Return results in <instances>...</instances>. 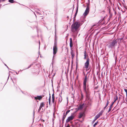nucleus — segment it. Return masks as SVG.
I'll use <instances>...</instances> for the list:
<instances>
[{
  "instance_id": "f257e3e1",
  "label": "nucleus",
  "mask_w": 127,
  "mask_h": 127,
  "mask_svg": "<svg viewBox=\"0 0 127 127\" xmlns=\"http://www.w3.org/2000/svg\"><path fill=\"white\" fill-rule=\"evenodd\" d=\"M82 24L80 21H77L72 25L71 31L74 36H77L79 31V28Z\"/></svg>"
},
{
  "instance_id": "f03ea898",
  "label": "nucleus",
  "mask_w": 127,
  "mask_h": 127,
  "mask_svg": "<svg viewBox=\"0 0 127 127\" xmlns=\"http://www.w3.org/2000/svg\"><path fill=\"white\" fill-rule=\"evenodd\" d=\"M87 76H86L83 82V91L85 93L86 97V100H89L90 98L89 94V90L88 85H87Z\"/></svg>"
},
{
  "instance_id": "7ed1b4c3",
  "label": "nucleus",
  "mask_w": 127,
  "mask_h": 127,
  "mask_svg": "<svg viewBox=\"0 0 127 127\" xmlns=\"http://www.w3.org/2000/svg\"><path fill=\"white\" fill-rule=\"evenodd\" d=\"M53 59L52 60V62L51 63V64H52V65L53 67V64L54 63V58L55 55L56 54L57 51V42H55L54 43V45L53 47Z\"/></svg>"
},
{
  "instance_id": "20e7f679",
  "label": "nucleus",
  "mask_w": 127,
  "mask_h": 127,
  "mask_svg": "<svg viewBox=\"0 0 127 127\" xmlns=\"http://www.w3.org/2000/svg\"><path fill=\"white\" fill-rule=\"evenodd\" d=\"M117 41L116 40H113L109 43L108 47L109 48L112 49L115 48L117 45Z\"/></svg>"
},
{
  "instance_id": "39448f33",
  "label": "nucleus",
  "mask_w": 127,
  "mask_h": 127,
  "mask_svg": "<svg viewBox=\"0 0 127 127\" xmlns=\"http://www.w3.org/2000/svg\"><path fill=\"white\" fill-rule=\"evenodd\" d=\"M90 59L89 58H87L86 61L84 64V68L86 69L87 70L89 68H88L89 66Z\"/></svg>"
},
{
  "instance_id": "423d86ee",
  "label": "nucleus",
  "mask_w": 127,
  "mask_h": 127,
  "mask_svg": "<svg viewBox=\"0 0 127 127\" xmlns=\"http://www.w3.org/2000/svg\"><path fill=\"white\" fill-rule=\"evenodd\" d=\"M89 7L88 5L84 13L83 14V15L84 17H86L88 14L89 11Z\"/></svg>"
},
{
  "instance_id": "0eeeda50",
  "label": "nucleus",
  "mask_w": 127,
  "mask_h": 127,
  "mask_svg": "<svg viewBox=\"0 0 127 127\" xmlns=\"http://www.w3.org/2000/svg\"><path fill=\"white\" fill-rule=\"evenodd\" d=\"M103 113V111H101L98 114H97L95 116V118L97 119L100 116L102 115Z\"/></svg>"
},
{
  "instance_id": "6e6552de",
  "label": "nucleus",
  "mask_w": 127,
  "mask_h": 127,
  "mask_svg": "<svg viewBox=\"0 0 127 127\" xmlns=\"http://www.w3.org/2000/svg\"><path fill=\"white\" fill-rule=\"evenodd\" d=\"M74 118V117L72 115H71V116L68 117L67 119L66 120V122L68 123L70 121L72 120Z\"/></svg>"
},
{
  "instance_id": "1a4fd4ad",
  "label": "nucleus",
  "mask_w": 127,
  "mask_h": 127,
  "mask_svg": "<svg viewBox=\"0 0 127 127\" xmlns=\"http://www.w3.org/2000/svg\"><path fill=\"white\" fill-rule=\"evenodd\" d=\"M42 98V96H37L36 97H35V98L36 100L38 99L40 100Z\"/></svg>"
},
{
  "instance_id": "9d476101",
  "label": "nucleus",
  "mask_w": 127,
  "mask_h": 127,
  "mask_svg": "<svg viewBox=\"0 0 127 127\" xmlns=\"http://www.w3.org/2000/svg\"><path fill=\"white\" fill-rule=\"evenodd\" d=\"M70 46L71 47H72L73 46L72 41L71 38H70Z\"/></svg>"
},
{
  "instance_id": "9b49d317",
  "label": "nucleus",
  "mask_w": 127,
  "mask_h": 127,
  "mask_svg": "<svg viewBox=\"0 0 127 127\" xmlns=\"http://www.w3.org/2000/svg\"><path fill=\"white\" fill-rule=\"evenodd\" d=\"M83 107V104L82 105H80L79 107H78V110H80L82 109Z\"/></svg>"
},
{
  "instance_id": "f8f14e48",
  "label": "nucleus",
  "mask_w": 127,
  "mask_h": 127,
  "mask_svg": "<svg viewBox=\"0 0 127 127\" xmlns=\"http://www.w3.org/2000/svg\"><path fill=\"white\" fill-rule=\"evenodd\" d=\"M84 113H80L79 114V118H81L84 115Z\"/></svg>"
},
{
  "instance_id": "ddd939ff",
  "label": "nucleus",
  "mask_w": 127,
  "mask_h": 127,
  "mask_svg": "<svg viewBox=\"0 0 127 127\" xmlns=\"http://www.w3.org/2000/svg\"><path fill=\"white\" fill-rule=\"evenodd\" d=\"M109 103V101H108V100H107V102L106 103V106H105V107L104 108V109H105L107 107V106H108V105Z\"/></svg>"
},
{
  "instance_id": "4468645a",
  "label": "nucleus",
  "mask_w": 127,
  "mask_h": 127,
  "mask_svg": "<svg viewBox=\"0 0 127 127\" xmlns=\"http://www.w3.org/2000/svg\"><path fill=\"white\" fill-rule=\"evenodd\" d=\"M44 103L42 102L41 103L40 106V108H42L44 106Z\"/></svg>"
},
{
  "instance_id": "2eb2a0df",
  "label": "nucleus",
  "mask_w": 127,
  "mask_h": 127,
  "mask_svg": "<svg viewBox=\"0 0 127 127\" xmlns=\"http://www.w3.org/2000/svg\"><path fill=\"white\" fill-rule=\"evenodd\" d=\"M78 7H77V9H76V13L75 14V16H74V17H75L77 13H78Z\"/></svg>"
},
{
  "instance_id": "dca6fc26",
  "label": "nucleus",
  "mask_w": 127,
  "mask_h": 127,
  "mask_svg": "<svg viewBox=\"0 0 127 127\" xmlns=\"http://www.w3.org/2000/svg\"><path fill=\"white\" fill-rule=\"evenodd\" d=\"M65 117H66V116L64 115V116H63V117L62 118V121L63 123H64V119L65 118Z\"/></svg>"
},
{
  "instance_id": "f3484780",
  "label": "nucleus",
  "mask_w": 127,
  "mask_h": 127,
  "mask_svg": "<svg viewBox=\"0 0 127 127\" xmlns=\"http://www.w3.org/2000/svg\"><path fill=\"white\" fill-rule=\"evenodd\" d=\"M112 105H111L110 106L109 108V110H108V112H110V111H111V109L112 108Z\"/></svg>"
},
{
  "instance_id": "a211bd4d",
  "label": "nucleus",
  "mask_w": 127,
  "mask_h": 127,
  "mask_svg": "<svg viewBox=\"0 0 127 127\" xmlns=\"http://www.w3.org/2000/svg\"><path fill=\"white\" fill-rule=\"evenodd\" d=\"M8 0L9 2L11 3H13L14 2V0Z\"/></svg>"
},
{
  "instance_id": "6ab92c4d",
  "label": "nucleus",
  "mask_w": 127,
  "mask_h": 127,
  "mask_svg": "<svg viewBox=\"0 0 127 127\" xmlns=\"http://www.w3.org/2000/svg\"><path fill=\"white\" fill-rule=\"evenodd\" d=\"M118 99V97L117 96H115L114 98V99L115 100V101H116Z\"/></svg>"
},
{
  "instance_id": "aec40b11",
  "label": "nucleus",
  "mask_w": 127,
  "mask_h": 127,
  "mask_svg": "<svg viewBox=\"0 0 127 127\" xmlns=\"http://www.w3.org/2000/svg\"><path fill=\"white\" fill-rule=\"evenodd\" d=\"M98 123V121H97L93 125L94 127H95V126H96L97 124Z\"/></svg>"
},
{
  "instance_id": "412c9836",
  "label": "nucleus",
  "mask_w": 127,
  "mask_h": 127,
  "mask_svg": "<svg viewBox=\"0 0 127 127\" xmlns=\"http://www.w3.org/2000/svg\"><path fill=\"white\" fill-rule=\"evenodd\" d=\"M84 59H86V52L84 53Z\"/></svg>"
},
{
  "instance_id": "4be33fe9",
  "label": "nucleus",
  "mask_w": 127,
  "mask_h": 127,
  "mask_svg": "<svg viewBox=\"0 0 127 127\" xmlns=\"http://www.w3.org/2000/svg\"><path fill=\"white\" fill-rule=\"evenodd\" d=\"M49 104H50L51 102V97L50 95V97L49 99Z\"/></svg>"
},
{
  "instance_id": "5701e85b",
  "label": "nucleus",
  "mask_w": 127,
  "mask_h": 127,
  "mask_svg": "<svg viewBox=\"0 0 127 127\" xmlns=\"http://www.w3.org/2000/svg\"><path fill=\"white\" fill-rule=\"evenodd\" d=\"M52 98V102L53 103H54V97Z\"/></svg>"
},
{
  "instance_id": "b1692460",
  "label": "nucleus",
  "mask_w": 127,
  "mask_h": 127,
  "mask_svg": "<svg viewBox=\"0 0 127 127\" xmlns=\"http://www.w3.org/2000/svg\"><path fill=\"white\" fill-rule=\"evenodd\" d=\"M124 91L126 93V96H127V89H125Z\"/></svg>"
},
{
  "instance_id": "393cba45",
  "label": "nucleus",
  "mask_w": 127,
  "mask_h": 127,
  "mask_svg": "<svg viewBox=\"0 0 127 127\" xmlns=\"http://www.w3.org/2000/svg\"><path fill=\"white\" fill-rule=\"evenodd\" d=\"M97 119L95 118L94 119L93 121L92 122L93 123H94L95 121Z\"/></svg>"
},
{
  "instance_id": "a878e982",
  "label": "nucleus",
  "mask_w": 127,
  "mask_h": 127,
  "mask_svg": "<svg viewBox=\"0 0 127 127\" xmlns=\"http://www.w3.org/2000/svg\"><path fill=\"white\" fill-rule=\"evenodd\" d=\"M33 65V64H31L27 68H26V69H28V68H30V67H31V66L32 65Z\"/></svg>"
},
{
  "instance_id": "bb28decb",
  "label": "nucleus",
  "mask_w": 127,
  "mask_h": 127,
  "mask_svg": "<svg viewBox=\"0 0 127 127\" xmlns=\"http://www.w3.org/2000/svg\"><path fill=\"white\" fill-rule=\"evenodd\" d=\"M5 0H0V2H3L5 1Z\"/></svg>"
},
{
  "instance_id": "cd10ccee",
  "label": "nucleus",
  "mask_w": 127,
  "mask_h": 127,
  "mask_svg": "<svg viewBox=\"0 0 127 127\" xmlns=\"http://www.w3.org/2000/svg\"><path fill=\"white\" fill-rule=\"evenodd\" d=\"M54 94L53 93L52 94V98H54Z\"/></svg>"
},
{
  "instance_id": "c85d7f7f",
  "label": "nucleus",
  "mask_w": 127,
  "mask_h": 127,
  "mask_svg": "<svg viewBox=\"0 0 127 127\" xmlns=\"http://www.w3.org/2000/svg\"><path fill=\"white\" fill-rule=\"evenodd\" d=\"M56 29H55V34H56ZM56 35H55V39L56 40Z\"/></svg>"
},
{
  "instance_id": "c756f323",
  "label": "nucleus",
  "mask_w": 127,
  "mask_h": 127,
  "mask_svg": "<svg viewBox=\"0 0 127 127\" xmlns=\"http://www.w3.org/2000/svg\"><path fill=\"white\" fill-rule=\"evenodd\" d=\"M41 108H40V106L39 108V110H38V111H39L40 110H41Z\"/></svg>"
},
{
  "instance_id": "7c9ffc66",
  "label": "nucleus",
  "mask_w": 127,
  "mask_h": 127,
  "mask_svg": "<svg viewBox=\"0 0 127 127\" xmlns=\"http://www.w3.org/2000/svg\"><path fill=\"white\" fill-rule=\"evenodd\" d=\"M69 111H70V110H68V111H67L66 112V114L68 113Z\"/></svg>"
},
{
  "instance_id": "2f4dec72",
  "label": "nucleus",
  "mask_w": 127,
  "mask_h": 127,
  "mask_svg": "<svg viewBox=\"0 0 127 127\" xmlns=\"http://www.w3.org/2000/svg\"><path fill=\"white\" fill-rule=\"evenodd\" d=\"M118 39H120V40H122V39H123V37L121 38H119Z\"/></svg>"
},
{
  "instance_id": "473e14b6",
  "label": "nucleus",
  "mask_w": 127,
  "mask_h": 127,
  "mask_svg": "<svg viewBox=\"0 0 127 127\" xmlns=\"http://www.w3.org/2000/svg\"><path fill=\"white\" fill-rule=\"evenodd\" d=\"M81 97H82L83 96V95L82 94V93H81Z\"/></svg>"
},
{
  "instance_id": "72a5a7b5",
  "label": "nucleus",
  "mask_w": 127,
  "mask_h": 127,
  "mask_svg": "<svg viewBox=\"0 0 127 127\" xmlns=\"http://www.w3.org/2000/svg\"><path fill=\"white\" fill-rule=\"evenodd\" d=\"M4 65H5V66H7V67L8 68V67L7 66V65H6V64H4Z\"/></svg>"
},
{
  "instance_id": "f704fd0d",
  "label": "nucleus",
  "mask_w": 127,
  "mask_h": 127,
  "mask_svg": "<svg viewBox=\"0 0 127 127\" xmlns=\"http://www.w3.org/2000/svg\"><path fill=\"white\" fill-rule=\"evenodd\" d=\"M114 102H113L111 105H112L113 106V104H114Z\"/></svg>"
},
{
  "instance_id": "c9c22d12",
  "label": "nucleus",
  "mask_w": 127,
  "mask_h": 127,
  "mask_svg": "<svg viewBox=\"0 0 127 127\" xmlns=\"http://www.w3.org/2000/svg\"><path fill=\"white\" fill-rule=\"evenodd\" d=\"M33 115H34V113H35V112H33Z\"/></svg>"
},
{
  "instance_id": "e433bc0d",
  "label": "nucleus",
  "mask_w": 127,
  "mask_h": 127,
  "mask_svg": "<svg viewBox=\"0 0 127 127\" xmlns=\"http://www.w3.org/2000/svg\"><path fill=\"white\" fill-rule=\"evenodd\" d=\"M116 101H115V100H114V101L113 102H114V103Z\"/></svg>"
},
{
  "instance_id": "4c0bfd02",
  "label": "nucleus",
  "mask_w": 127,
  "mask_h": 127,
  "mask_svg": "<svg viewBox=\"0 0 127 127\" xmlns=\"http://www.w3.org/2000/svg\"><path fill=\"white\" fill-rule=\"evenodd\" d=\"M109 2H110V0H109Z\"/></svg>"
},
{
  "instance_id": "58836bf2",
  "label": "nucleus",
  "mask_w": 127,
  "mask_h": 127,
  "mask_svg": "<svg viewBox=\"0 0 127 127\" xmlns=\"http://www.w3.org/2000/svg\"><path fill=\"white\" fill-rule=\"evenodd\" d=\"M40 42L39 41V45H40Z\"/></svg>"
},
{
  "instance_id": "ea45409f",
  "label": "nucleus",
  "mask_w": 127,
  "mask_h": 127,
  "mask_svg": "<svg viewBox=\"0 0 127 127\" xmlns=\"http://www.w3.org/2000/svg\"><path fill=\"white\" fill-rule=\"evenodd\" d=\"M16 74H18L17 73H16Z\"/></svg>"
},
{
  "instance_id": "a19ab883",
  "label": "nucleus",
  "mask_w": 127,
  "mask_h": 127,
  "mask_svg": "<svg viewBox=\"0 0 127 127\" xmlns=\"http://www.w3.org/2000/svg\"><path fill=\"white\" fill-rule=\"evenodd\" d=\"M118 102H119V101L118 102Z\"/></svg>"
}]
</instances>
